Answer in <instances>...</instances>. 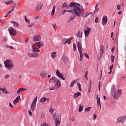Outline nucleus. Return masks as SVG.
<instances>
[{
    "label": "nucleus",
    "mask_w": 126,
    "mask_h": 126,
    "mask_svg": "<svg viewBox=\"0 0 126 126\" xmlns=\"http://www.w3.org/2000/svg\"><path fill=\"white\" fill-rule=\"evenodd\" d=\"M74 4H75L73 3H72L70 4L71 7H73V8L74 14H75L76 16H78V17H81V16H82L83 18H85V17L89 16L90 13L88 12L84 13V9L82 6L78 3L76 4V5Z\"/></svg>",
    "instance_id": "1"
},
{
    "label": "nucleus",
    "mask_w": 126,
    "mask_h": 126,
    "mask_svg": "<svg viewBox=\"0 0 126 126\" xmlns=\"http://www.w3.org/2000/svg\"><path fill=\"white\" fill-rule=\"evenodd\" d=\"M50 82H52V83L55 84L53 87H51L49 88V90L50 91L51 90H58V89H59V88L62 86L61 80L55 77H52L49 81V83Z\"/></svg>",
    "instance_id": "2"
},
{
    "label": "nucleus",
    "mask_w": 126,
    "mask_h": 126,
    "mask_svg": "<svg viewBox=\"0 0 126 126\" xmlns=\"http://www.w3.org/2000/svg\"><path fill=\"white\" fill-rule=\"evenodd\" d=\"M5 67L8 69V70H11L14 67V63L13 62L10 60H7L4 62Z\"/></svg>",
    "instance_id": "3"
},
{
    "label": "nucleus",
    "mask_w": 126,
    "mask_h": 126,
    "mask_svg": "<svg viewBox=\"0 0 126 126\" xmlns=\"http://www.w3.org/2000/svg\"><path fill=\"white\" fill-rule=\"evenodd\" d=\"M71 3H74V4L75 5L76 4H78V3H77L71 2L69 4V6H68V5H67V4H66V3H64L63 4H62V7H63H63H65V8H66V9H69V10H66L67 12H70V13H73V7L70 6V4Z\"/></svg>",
    "instance_id": "4"
},
{
    "label": "nucleus",
    "mask_w": 126,
    "mask_h": 126,
    "mask_svg": "<svg viewBox=\"0 0 126 126\" xmlns=\"http://www.w3.org/2000/svg\"><path fill=\"white\" fill-rule=\"evenodd\" d=\"M53 118L55 122V126H59L61 125V120H62V117L60 115L56 116V114L53 115Z\"/></svg>",
    "instance_id": "5"
},
{
    "label": "nucleus",
    "mask_w": 126,
    "mask_h": 126,
    "mask_svg": "<svg viewBox=\"0 0 126 126\" xmlns=\"http://www.w3.org/2000/svg\"><path fill=\"white\" fill-rule=\"evenodd\" d=\"M37 46L38 49L41 48V43L37 42L34 43L32 46V52H34V53H40V50L37 48Z\"/></svg>",
    "instance_id": "6"
},
{
    "label": "nucleus",
    "mask_w": 126,
    "mask_h": 126,
    "mask_svg": "<svg viewBox=\"0 0 126 126\" xmlns=\"http://www.w3.org/2000/svg\"><path fill=\"white\" fill-rule=\"evenodd\" d=\"M38 98L37 96L33 100L32 105H31V109L32 111H34L35 110V108L36 107V102H37V99Z\"/></svg>",
    "instance_id": "7"
},
{
    "label": "nucleus",
    "mask_w": 126,
    "mask_h": 126,
    "mask_svg": "<svg viewBox=\"0 0 126 126\" xmlns=\"http://www.w3.org/2000/svg\"><path fill=\"white\" fill-rule=\"evenodd\" d=\"M126 116H121L117 118V121L119 123L124 124V123H125V121H126Z\"/></svg>",
    "instance_id": "8"
},
{
    "label": "nucleus",
    "mask_w": 126,
    "mask_h": 126,
    "mask_svg": "<svg viewBox=\"0 0 126 126\" xmlns=\"http://www.w3.org/2000/svg\"><path fill=\"white\" fill-rule=\"evenodd\" d=\"M8 31L10 35L12 36H15L16 35V31L13 29V28L10 27L8 29Z\"/></svg>",
    "instance_id": "9"
},
{
    "label": "nucleus",
    "mask_w": 126,
    "mask_h": 126,
    "mask_svg": "<svg viewBox=\"0 0 126 126\" xmlns=\"http://www.w3.org/2000/svg\"><path fill=\"white\" fill-rule=\"evenodd\" d=\"M56 74L57 75V76H58V77H59V78H61L63 80H65V79H66V78L65 77H63V74L61 73V72H60L58 70H56Z\"/></svg>",
    "instance_id": "10"
},
{
    "label": "nucleus",
    "mask_w": 126,
    "mask_h": 126,
    "mask_svg": "<svg viewBox=\"0 0 126 126\" xmlns=\"http://www.w3.org/2000/svg\"><path fill=\"white\" fill-rule=\"evenodd\" d=\"M91 31H92V29H91V28L87 27L86 29L84 31L85 36H86V37H88Z\"/></svg>",
    "instance_id": "11"
},
{
    "label": "nucleus",
    "mask_w": 126,
    "mask_h": 126,
    "mask_svg": "<svg viewBox=\"0 0 126 126\" xmlns=\"http://www.w3.org/2000/svg\"><path fill=\"white\" fill-rule=\"evenodd\" d=\"M62 61L64 64H66L68 63V58L65 56L62 57Z\"/></svg>",
    "instance_id": "12"
},
{
    "label": "nucleus",
    "mask_w": 126,
    "mask_h": 126,
    "mask_svg": "<svg viewBox=\"0 0 126 126\" xmlns=\"http://www.w3.org/2000/svg\"><path fill=\"white\" fill-rule=\"evenodd\" d=\"M107 22H108V17L104 16L102 18V25H106L107 24Z\"/></svg>",
    "instance_id": "13"
},
{
    "label": "nucleus",
    "mask_w": 126,
    "mask_h": 126,
    "mask_svg": "<svg viewBox=\"0 0 126 126\" xmlns=\"http://www.w3.org/2000/svg\"><path fill=\"white\" fill-rule=\"evenodd\" d=\"M77 48L79 52H82V45H81V43L79 42V41H78L77 42Z\"/></svg>",
    "instance_id": "14"
},
{
    "label": "nucleus",
    "mask_w": 126,
    "mask_h": 126,
    "mask_svg": "<svg viewBox=\"0 0 126 126\" xmlns=\"http://www.w3.org/2000/svg\"><path fill=\"white\" fill-rule=\"evenodd\" d=\"M46 101H47V102H49V101H50V98H48L47 97H42L40 99L39 102L40 103H45Z\"/></svg>",
    "instance_id": "15"
},
{
    "label": "nucleus",
    "mask_w": 126,
    "mask_h": 126,
    "mask_svg": "<svg viewBox=\"0 0 126 126\" xmlns=\"http://www.w3.org/2000/svg\"><path fill=\"white\" fill-rule=\"evenodd\" d=\"M43 3H41L40 4H38L37 5V6L36 7L35 10L36 11H40V10H41V9H42V7H43Z\"/></svg>",
    "instance_id": "16"
},
{
    "label": "nucleus",
    "mask_w": 126,
    "mask_h": 126,
    "mask_svg": "<svg viewBox=\"0 0 126 126\" xmlns=\"http://www.w3.org/2000/svg\"><path fill=\"white\" fill-rule=\"evenodd\" d=\"M41 36L40 35H34L33 38V41H40Z\"/></svg>",
    "instance_id": "17"
},
{
    "label": "nucleus",
    "mask_w": 126,
    "mask_h": 126,
    "mask_svg": "<svg viewBox=\"0 0 126 126\" xmlns=\"http://www.w3.org/2000/svg\"><path fill=\"white\" fill-rule=\"evenodd\" d=\"M19 100H20V95H18L15 98V99L13 101V104H14V105H16V104H17V103H18V102H19Z\"/></svg>",
    "instance_id": "18"
},
{
    "label": "nucleus",
    "mask_w": 126,
    "mask_h": 126,
    "mask_svg": "<svg viewBox=\"0 0 126 126\" xmlns=\"http://www.w3.org/2000/svg\"><path fill=\"white\" fill-rule=\"evenodd\" d=\"M96 98H97V106L99 107L100 110H101V102L100 101V98H98V94L96 95Z\"/></svg>",
    "instance_id": "19"
},
{
    "label": "nucleus",
    "mask_w": 126,
    "mask_h": 126,
    "mask_svg": "<svg viewBox=\"0 0 126 126\" xmlns=\"http://www.w3.org/2000/svg\"><path fill=\"white\" fill-rule=\"evenodd\" d=\"M111 94H112L113 97H114V98L116 100H118V96H117V95H116V91H111Z\"/></svg>",
    "instance_id": "20"
},
{
    "label": "nucleus",
    "mask_w": 126,
    "mask_h": 126,
    "mask_svg": "<svg viewBox=\"0 0 126 126\" xmlns=\"http://www.w3.org/2000/svg\"><path fill=\"white\" fill-rule=\"evenodd\" d=\"M25 90H26V89L23 88L18 89V90L17 91V94H20L21 91H25Z\"/></svg>",
    "instance_id": "21"
},
{
    "label": "nucleus",
    "mask_w": 126,
    "mask_h": 126,
    "mask_svg": "<svg viewBox=\"0 0 126 126\" xmlns=\"http://www.w3.org/2000/svg\"><path fill=\"white\" fill-rule=\"evenodd\" d=\"M1 91L3 93H4L5 94H9V92L7 91L5 88L1 89L0 88Z\"/></svg>",
    "instance_id": "22"
},
{
    "label": "nucleus",
    "mask_w": 126,
    "mask_h": 126,
    "mask_svg": "<svg viewBox=\"0 0 126 126\" xmlns=\"http://www.w3.org/2000/svg\"><path fill=\"white\" fill-rule=\"evenodd\" d=\"M11 23H12V24H13V25L15 27H19V24H18V23H17V22L11 21Z\"/></svg>",
    "instance_id": "23"
},
{
    "label": "nucleus",
    "mask_w": 126,
    "mask_h": 126,
    "mask_svg": "<svg viewBox=\"0 0 126 126\" xmlns=\"http://www.w3.org/2000/svg\"><path fill=\"white\" fill-rule=\"evenodd\" d=\"M40 75L43 78H45V77H47V73L46 72H42L40 73Z\"/></svg>",
    "instance_id": "24"
},
{
    "label": "nucleus",
    "mask_w": 126,
    "mask_h": 126,
    "mask_svg": "<svg viewBox=\"0 0 126 126\" xmlns=\"http://www.w3.org/2000/svg\"><path fill=\"white\" fill-rule=\"evenodd\" d=\"M81 95V93L79 92H77L74 94V98H77L78 96H80Z\"/></svg>",
    "instance_id": "25"
},
{
    "label": "nucleus",
    "mask_w": 126,
    "mask_h": 126,
    "mask_svg": "<svg viewBox=\"0 0 126 126\" xmlns=\"http://www.w3.org/2000/svg\"><path fill=\"white\" fill-rule=\"evenodd\" d=\"M56 55H57V52H53L51 53V58H52V59H55V58H56V57H57V56Z\"/></svg>",
    "instance_id": "26"
},
{
    "label": "nucleus",
    "mask_w": 126,
    "mask_h": 126,
    "mask_svg": "<svg viewBox=\"0 0 126 126\" xmlns=\"http://www.w3.org/2000/svg\"><path fill=\"white\" fill-rule=\"evenodd\" d=\"M55 11H56V6H54L51 12V15L52 16L53 14H55Z\"/></svg>",
    "instance_id": "27"
},
{
    "label": "nucleus",
    "mask_w": 126,
    "mask_h": 126,
    "mask_svg": "<svg viewBox=\"0 0 126 126\" xmlns=\"http://www.w3.org/2000/svg\"><path fill=\"white\" fill-rule=\"evenodd\" d=\"M11 3H13V1L12 0H10L5 2V4H6V5H9L11 4Z\"/></svg>",
    "instance_id": "28"
},
{
    "label": "nucleus",
    "mask_w": 126,
    "mask_h": 126,
    "mask_svg": "<svg viewBox=\"0 0 126 126\" xmlns=\"http://www.w3.org/2000/svg\"><path fill=\"white\" fill-rule=\"evenodd\" d=\"M121 95H122V91L121 90H118L117 94V97H118V99L119 98V97L121 96Z\"/></svg>",
    "instance_id": "29"
},
{
    "label": "nucleus",
    "mask_w": 126,
    "mask_h": 126,
    "mask_svg": "<svg viewBox=\"0 0 126 126\" xmlns=\"http://www.w3.org/2000/svg\"><path fill=\"white\" fill-rule=\"evenodd\" d=\"M74 19V16H72L70 17L69 19L67 20V22H71V21H72Z\"/></svg>",
    "instance_id": "30"
},
{
    "label": "nucleus",
    "mask_w": 126,
    "mask_h": 126,
    "mask_svg": "<svg viewBox=\"0 0 126 126\" xmlns=\"http://www.w3.org/2000/svg\"><path fill=\"white\" fill-rule=\"evenodd\" d=\"M80 54V62H82V60H83V55L82 54V52H79Z\"/></svg>",
    "instance_id": "31"
},
{
    "label": "nucleus",
    "mask_w": 126,
    "mask_h": 126,
    "mask_svg": "<svg viewBox=\"0 0 126 126\" xmlns=\"http://www.w3.org/2000/svg\"><path fill=\"white\" fill-rule=\"evenodd\" d=\"M83 105H81L79 107V109L78 111L79 112V113H80L81 112H82V111H83Z\"/></svg>",
    "instance_id": "32"
},
{
    "label": "nucleus",
    "mask_w": 126,
    "mask_h": 126,
    "mask_svg": "<svg viewBox=\"0 0 126 126\" xmlns=\"http://www.w3.org/2000/svg\"><path fill=\"white\" fill-rule=\"evenodd\" d=\"M77 86H78V87L79 88V91H81V90H82V89H81V85L80 84V83H77Z\"/></svg>",
    "instance_id": "33"
},
{
    "label": "nucleus",
    "mask_w": 126,
    "mask_h": 126,
    "mask_svg": "<svg viewBox=\"0 0 126 126\" xmlns=\"http://www.w3.org/2000/svg\"><path fill=\"white\" fill-rule=\"evenodd\" d=\"M87 75H88V71H86L84 75V77L86 80H88V77H87Z\"/></svg>",
    "instance_id": "34"
},
{
    "label": "nucleus",
    "mask_w": 126,
    "mask_h": 126,
    "mask_svg": "<svg viewBox=\"0 0 126 126\" xmlns=\"http://www.w3.org/2000/svg\"><path fill=\"white\" fill-rule=\"evenodd\" d=\"M77 36H78V37H79V38H82V32H78Z\"/></svg>",
    "instance_id": "35"
},
{
    "label": "nucleus",
    "mask_w": 126,
    "mask_h": 126,
    "mask_svg": "<svg viewBox=\"0 0 126 126\" xmlns=\"http://www.w3.org/2000/svg\"><path fill=\"white\" fill-rule=\"evenodd\" d=\"M73 51L74 52H75V51H76V44H75V43H74L73 44Z\"/></svg>",
    "instance_id": "36"
},
{
    "label": "nucleus",
    "mask_w": 126,
    "mask_h": 126,
    "mask_svg": "<svg viewBox=\"0 0 126 126\" xmlns=\"http://www.w3.org/2000/svg\"><path fill=\"white\" fill-rule=\"evenodd\" d=\"M91 110V107H88L85 109L84 111L85 112H89Z\"/></svg>",
    "instance_id": "37"
},
{
    "label": "nucleus",
    "mask_w": 126,
    "mask_h": 126,
    "mask_svg": "<svg viewBox=\"0 0 126 126\" xmlns=\"http://www.w3.org/2000/svg\"><path fill=\"white\" fill-rule=\"evenodd\" d=\"M72 81L74 82V84H75V83H78V82L79 81V79H76L75 80H73Z\"/></svg>",
    "instance_id": "38"
},
{
    "label": "nucleus",
    "mask_w": 126,
    "mask_h": 126,
    "mask_svg": "<svg viewBox=\"0 0 126 126\" xmlns=\"http://www.w3.org/2000/svg\"><path fill=\"white\" fill-rule=\"evenodd\" d=\"M65 41H66V44H68V45H69V44L71 43V41L70 40V39H67Z\"/></svg>",
    "instance_id": "39"
},
{
    "label": "nucleus",
    "mask_w": 126,
    "mask_h": 126,
    "mask_svg": "<svg viewBox=\"0 0 126 126\" xmlns=\"http://www.w3.org/2000/svg\"><path fill=\"white\" fill-rule=\"evenodd\" d=\"M33 58H36L37 57H39V54L37 53H33L32 54Z\"/></svg>",
    "instance_id": "40"
},
{
    "label": "nucleus",
    "mask_w": 126,
    "mask_h": 126,
    "mask_svg": "<svg viewBox=\"0 0 126 126\" xmlns=\"http://www.w3.org/2000/svg\"><path fill=\"white\" fill-rule=\"evenodd\" d=\"M35 25V23H32L31 24L29 25L28 27L31 28V27H33Z\"/></svg>",
    "instance_id": "41"
},
{
    "label": "nucleus",
    "mask_w": 126,
    "mask_h": 126,
    "mask_svg": "<svg viewBox=\"0 0 126 126\" xmlns=\"http://www.w3.org/2000/svg\"><path fill=\"white\" fill-rule=\"evenodd\" d=\"M111 91H116V88L114 85H113L111 87Z\"/></svg>",
    "instance_id": "42"
},
{
    "label": "nucleus",
    "mask_w": 126,
    "mask_h": 126,
    "mask_svg": "<svg viewBox=\"0 0 126 126\" xmlns=\"http://www.w3.org/2000/svg\"><path fill=\"white\" fill-rule=\"evenodd\" d=\"M70 121L71 122H74V121H75V118L74 117H70Z\"/></svg>",
    "instance_id": "43"
},
{
    "label": "nucleus",
    "mask_w": 126,
    "mask_h": 126,
    "mask_svg": "<svg viewBox=\"0 0 126 126\" xmlns=\"http://www.w3.org/2000/svg\"><path fill=\"white\" fill-rule=\"evenodd\" d=\"M49 112H50V114H54V109L50 108L49 109Z\"/></svg>",
    "instance_id": "44"
},
{
    "label": "nucleus",
    "mask_w": 126,
    "mask_h": 126,
    "mask_svg": "<svg viewBox=\"0 0 126 126\" xmlns=\"http://www.w3.org/2000/svg\"><path fill=\"white\" fill-rule=\"evenodd\" d=\"M7 40V38H6V37H3V39H2V43H5V42H6Z\"/></svg>",
    "instance_id": "45"
},
{
    "label": "nucleus",
    "mask_w": 126,
    "mask_h": 126,
    "mask_svg": "<svg viewBox=\"0 0 126 126\" xmlns=\"http://www.w3.org/2000/svg\"><path fill=\"white\" fill-rule=\"evenodd\" d=\"M115 59V57H114V56L112 55L111 56V61L112 63H114V59Z\"/></svg>",
    "instance_id": "46"
},
{
    "label": "nucleus",
    "mask_w": 126,
    "mask_h": 126,
    "mask_svg": "<svg viewBox=\"0 0 126 126\" xmlns=\"http://www.w3.org/2000/svg\"><path fill=\"white\" fill-rule=\"evenodd\" d=\"M98 10H99L98 7L95 8V10L94 11V14H95L96 13V12H97L98 11Z\"/></svg>",
    "instance_id": "47"
},
{
    "label": "nucleus",
    "mask_w": 126,
    "mask_h": 126,
    "mask_svg": "<svg viewBox=\"0 0 126 126\" xmlns=\"http://www.w3.org/2000/svg\"><path fill=\"white\" fill-rule=\"evenodd\" d=\"M95 23H98L99 22V18H98V17L95 18Z\"/></svg>",
    "instance_id": "48"
},
{
    "label": "nucleus",
    "mask_w": 126,
    "mask_h": 126,
    "mask_svg": "<svg viewBox=\"0 0 126 126\" xmlns=\"http://www.w3.org/2000/svg\"><path fill=\"white\" fill-rule=\"evenodd\" d=\"M117 9L121 10V5L118 4L117 6Z\"/></svg>",
    "instance_id": "49"
},
{
    "label": "nucleus",
    "mask_w": 126,
    "mask_h": 126,
    "mask_svg": "<svg viewBox=\"0 0 126 126\" xmlns=\"http://www.w3.org/2000/svg\"><path fill=\"white\" fill-rule=\"evenodd\" d=\"M101 85H102V84L101 83V82H99V84H98V90L100 92V88H101Z\"/></svg>",
    "instance_id": "50"
},
{
    "label": "nucleus",
    "mask_w": 126,
    "mask_h": 126,
    "mask_svg": "<svg viewBox=\"0 0 126 126\" xmlns=\"http://www.w3.org/2000/svg\"><path fill=\"white\" fill-rule=\"evenodd\" d=\"M6 48H8L9 49H10L11 50H13V49H14L13 46H6Z\"/></svg>",
    "instance_id": "51"
},
{
    "label": "nucleus",
    "mask_w": 126,
    "mask_h": 126,
    "mask_svg": "<svg viewBox=\"0 0 126 126\" xmlns=\"http://www.w3.org/2000/svg\"><path fill=\"white\" fill-rule=\"evenodd\" d=\"M40 126H48V124H47L46 123H43L40 125Z\"/></svg>",
    "instance_id": "52"
},
{
    "label": "nucleus",
    "mask_w": 126,
    "mask_h": 126,
    "mask_svg": "<svg viewBox=\"0 0 126 126\" xmlns=\"http://www.w3.org/2000/svg\"><path fill=\"white\" fill-rule=\"evenodd\" d=\"M28 56L30 57V58H33V54L29 53Z\"/></svg>",
    "instance_id": "53"
},
{
    "label": "nucleus",
    "mask_w": 126,
    "mask_h": 126,
    "mask_svg": "<svg viewBox=\"0 0 126 126\" xmlns=\"http://www.w3.org/2000/svg\"><path fill=\"white\" fill-rule=\"evenodd\" d=\"M92 80H90L89 87H92Z\"/></svg>",
    "instance_id": "54"
},
{
    "label": "nucleus",
    "mask_w": 126,
    "mask_h": 126,
    "mask_svg": "<svg viewBox=\"0 0 126 126\" xmlns=\"http://www.w3.org/2000/svg\"><path fill=\"white\" fill-rule=\"evenodd\" d=\"M73 85H74V83L72 81L70 85V87H73Z\"/></svg>",
    "instance_id": "55"
},
{
    "label": "nucleus",
    "mask_w": 126,
    "mask_h": 126,
    "mask_svg": "<svg viewBox=\"0 0 126 126\" xmlns=\"http://www.w3.org/2000/svg\"><path fill=\"white\" fill-rule=\"evenodd\" d=\"M52 26L54 28V29H56V28H57V25L56 24H53Z\"/></svg>",
    "instance_id": "56"
},
{
    "label": "nucleus",
    "mask_w": 126,
    "mask_h": 126,
    "mask_svg": "<svg viewBox=\"0 0 126 126\" xmlns=\"http://www.w3.org/2000/svg\"><path fill=\"white\" fill-rule=\"evenodd\" d=\"M84 55L88 59H89V56H88V54L87 53H84Z\"/></svg>",
    "instance_id": "57"
},
{
    "label": "nucleus",
    "mask_w": 126,
    "mask_h": 126,
    "mask_svg": "<svg viewBox=\"0 0 126 126\" xmlns=\"http://www.w3.org/2000/svg\"><path fill=\"white\" fill-rule=\"evenodd\" d=\"M13 9H12L11 10L9 11L8 13H7L8 14H10V13L13 11Z\"/></svg>",
    "instance_id": "58"
},
{
    "label": "nucleus",
    "mask_w": 126,
    "mask_h": 126,
    "mask_svg": "<svg viewBox=\"0 0 126 126\" xmlns=\"http://www.w3.org/2000/svg\"><path fill=\"white\" fill-rule=\"evenodd\" d=\"M8 77H9V75L8 74H6V75L4 76V78H6V79L8 78Z\"/></svg>",
    "instance_id": "59"
},
{
    "label": "nucleus",
    "mask_w": 126,
    "mask_h": 126,
    "mask_svg": "<svg viewBox=\"0 0 126 126\" xmlns=\"http://www.w3.org/2000/svg\"><path fill=\"white\" fill-rule=\"evenodd\" d=\"M0 23H4V20L0 19Z\"/></svg>",
    "instance_id": "60"
},
{
    "label": "nucleus",
    "mask_w": 126,
    "mask_h": 126,
    "mask_svg": "<svg viewBox=\"0 0 126 126\" xmlns=\"http://www.w3.org/2000/svg\"><path fill=\"white\" fill-rule=\"evenodd\" d=\"M28 113H29L30 116H32V112H31V110H29Z\"/></svg>",
    "instance_id": "61"
},
{
    "label": "nucleus",
    "mask_w": 126,
    "mask_h": 126,
    "mask_svg": "<svg viewBox=\"0 0 126 126\" xmlns=\"http://www.w3.org/2000/svg\"><path fill=\"white\" fill-rule=\"evenodd\" d=\"M88 92L89 93H90V92H91V87H89Z\"/></svg>",
    "instance_id": "62"
},
{
    "label": "nucleus",
    "mask_w": 126,
    "mask_h": 126,
    "mask_svg": "<svg viewBox=\"0 0 126 126\" xmlns=\"http://www.w3.org/2000/svg\"><path fill=\"white\" fill-rule=\"evenodd\" d=\"M94 120H96V119H97V115L94 114Z\"/></svg>",
    "instance_id": "63"
},
{
    "label": "nucleus",
    "mask_w": 126,
    "mask_h": 126,
    "mask_svg": "<svg viewBox=\"0 0 126 126\" xmlns=\"http://www.w3.org/2000/svg\"><path fill=\"white\" fill-rule=\"evenodd\" d=\"M66 11V10H63V11L62 13V15H63V14H64V13H65Z\"/></svg>",
    "instance_id": "64"
}]
</instances>
